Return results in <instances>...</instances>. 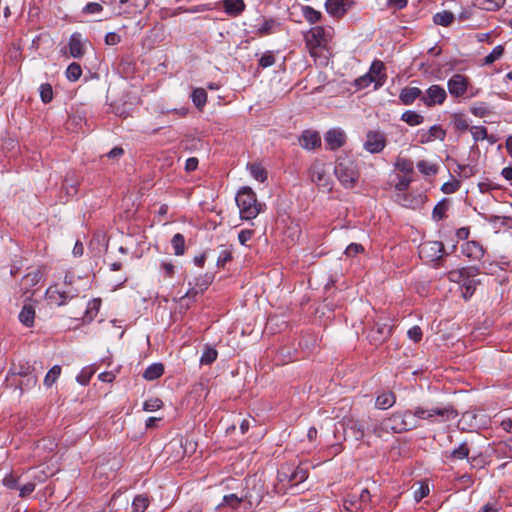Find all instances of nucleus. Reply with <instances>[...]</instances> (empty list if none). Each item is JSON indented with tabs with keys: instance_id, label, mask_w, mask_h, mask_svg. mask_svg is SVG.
<instances>
[{
	"instance_id": "f257e3e1",
	"label": "nucleus",
	"mask_w": 512,
	"mask_h": 512,
	"mask_svg": "<svg viewBox=\"0 0 512 512\" xmlns=\"http://www.w3.org/2000/svg\"><path fill=\"white\" fill-rule=\"evenodd\" d=\"M308 477L306 468L295 463H284L277 472L278 492H285L287 489L304 482Z\"/></svg>"
},
{
	"instance_id": "f03ea898",
	"label": "nucleus",
	"mask_w": 512,
	"mask_h": 512,
	"mask_svg": "<svg viewBox=\"0 0 512 512\" xmlns=\"http://www.w3.org/2000/svg\"><path fill=\"white\" fill-rule=\"evenodd\" d=\"M334 174L345 188H353L359 172L355 160L350 156H339L334 167Z\"/></svg>"
},
{
	"instance_id": "7ed1b4c3",
	"label": "nucleus",
	"mask_w": 512,
	"mask_h": 512,
	"mask_svg": "<svg viewBox=\"0 0 512 512\" xmlns=\"http://www.w3.org/2000/svg\"><path fill=\"white\" fill-rule=\"evenodd\" d=\"M235 201L241 219L251 220L256 217V197L250 187H242L236 194Z\"/></svg>"
},
{
	"instance_id": "20e7f679",
	"label": "nucleus",
	"mask_w": 512,
	"mask_h": 512,
	"mask_svg": "<svg viewBox=\"0 0 512 512\" xmlns=\"http://www.w3.org/2000/svg\"><path fill=\"white\" fill-rule=\"evenodd\" d=\"M386 428L393 433H403L416 428L415 417L412 410H399L386 418Z\"/></svg>"
},
{
	"instance_id": "39448f33",
	"label": "nucleus",
	"mask_w": 512,
	"mask_h": 512,
	"mask_svg": "<svg viewBox=\"0 0 512 512\" xmlns=\"http://www.w3.org/2000/svg\"><path fill=\"white\" fill-rule=\"evenodd\" d=\"M412 414L415 417L416 428L419 426L418 421L421 419L432 420L435 416H439L443 421H447L458 416V412L451 405L433 409L416 407L412 410Z\"/></svg>"
},
{
	"instance_id": "423d86ee",
	"label": "nucleus",
	"mask_w": 512,
	"mask_h": 512,
	"mask_svg": "<svg viewBox=\"0 0 512 512\" xmlns=\"http://www.w3.org/2000/svg\"><path fill=\"white\" fill-rule=\"evenodd\" d=\"M446 254L444 245L440 241H426L419 246V255L427 262H432L434 268L442 266Z\"/></svg>"
},
{
	"instance_id": "0eeeda50",
	"label": "nucleus",
	"mask_w": 512,
	"mask_h": 512,
	"mask_svg": "<svg viewBox=\"0 0 512 512\" xmlns=\"http://www.w3.org/2000/svg\"><path fill=\"white\" fill-rule=\"evenodd\" d=\"M392 327L387 322L378 320L374 323L368 332L367 338L370 344L379 346L389 339Z\"/></svg>"
},
{
	"instance_id": "6e6552de",
	"label": "nucleus",
	"mask_w": 512,
	"mask_h": 512,
	"mask_svg": "<svg viewBox=\"0 0 512 512\" xmlns=\"http://www.w3.org/2000/svg\"><path fill=\"white\" fill-rule=\"evenodd\" d=\"M447 98L446 90L440 85H431L425 93L422 92L421 102L426 107L441 105Z\"/></svg>"
},
{
	"instance_id": "1a4fd4ad",
	"label": "nucleus",
	"mask_w": 512,
	"mask_h": 512,
	"mask_svg": "<svg viewBox=\"0 0 512 512\" xmlns=\"http://www.w3.org/2000/svg\"><path fill=\"white\" fill-rule=\"evenodd\" d=\"M386 146V137L380 130H369L364 142L366 151L376 154L380 153Z\"/></svg>"
},
{
	"instance_id": "9d476101",
	"label": "nucleus",
	"mask_w": 512,
	"mask_h": 512,
	"mask_svg": "<svg viewBox=\"0 0 512 512\" xmlns=\"http://www.w3.org/2000/svg\"><path fill=\"white\" fill-rule=\"evenodd\" d=\"M78 296L77 290H60L57 286H50L46 290L47 299L58 306L65 305L68 300Z\"/></svg>"
},
{
	"instance_id": "9b49d317",
	"label": "nucleus",
	"mask_w": 512,
	"mask_h": 512,
	"mask_svg": "<svg viewBox=\"0 0 512 512\" xmlns=\"http://www.w3.org/2000/svg\"><path fill=\"white\" fill-rule=\"evenodd\" d=\"M468 78L462 74H454L447 82L450 95L454 98L464 97L468 90Z\"/></svg>"
},
{
	"instance_id": "f8f14e48",
	"label": "nucleus",
	"mask_w": 512,
	"mask_h": 512,
	"mask_svg": "<svg viewBox=\"0 0 512 512\" xmlns=\"http://www.w3.org/2000/svg\"><path fill=\"white\" fill-rule=\"evenodd\" d=\"M353 5L351 0H326L325 9L332 17L341 18Z\"/></svg>"
},
{
	"instance_id": "ddd939ff",
	"label": "nucleus",
	"mask_w": 512,
	"mask_h": 512,
	"mask_svg": "<svg viewBox=\"0 0 512 512\" xmlns=\"http://www.w3.org/2000/svg\"><path fill=\"white\" fill-rule=\"evenodd\" d=\"M283 30V24L276 18L263 17L258 23V37L273 35Z\"/></svg>"
},
{
	"instance_id": "4468645a",
	"label": "nucleus",
	"mask_w": 512,
	"mask_h": 512,
	"mask_svg": "<svg viewBox=\"0 0 512 512\" xmlns=\"http://www.w3.org/2000/svg\"><path fill=\"white\" fill-rule=\"evenodd\" d=\"M461 252L470 260L479 261L483 258L485 249L478 241L471 240L462 244Z\"/></svg>"
},
{
	"instance_id": "2eb2a0df",
	"label": "nucleus",
	"mask_w": 512,
	"mask_h": 512,
	"mask_svg": "<svg viewBox=\"0 0 512 512\" xmlns=\"http://www.w3.org/2000/svg\"><path fill=\"white\" fill-rule=\"evenodd\" d=\"M298 141L305 149H314L321 145V137L316 130H304Z\"/></svg>"
},
{
	"instance_id": "dca6fc26",
	"label": "nucleus",
	"mask_w": 512,
	"mask_h": 512,
	"mask_svg": "<svg viewBox=\"0 0 512 512\" xmlns=\"http://www.w3.org/2000/svg\"><path fill=\"white\" fill-rule=\"evenodd\" d=\"M345 435L353 437L356 441H360L364 437V427L360 421L353 418L344 420Z\"/></svg>"
},
{
	"instance_id": "f3484780",
	"label": "nucleus",
	"mask_w": 512,
	"mask_h": 512,
	"mask_svg": "<svg viewBox=\"0 0 512 512\" xmlns=\"http://www.w3.org/2000/svg\"><path fill=\"white\" fill-rule=\"evenodd\" d=\"M151 0H119L122 13H141Z\"/></svg>"
},
{
	"instance_id": "a211bd4d",
	"label": "nucleus",
	"mask_w": 512,
	"mask_h": 512,
	"mask_svg": "<svg viewBox=\"0 0 512 512\" xmlns=\"http://www.w3.org/2000/svg\"><path fill=\"white\" fill-rule=\"evenodd\" d=\"M346 140V135L342 130H328L325 136V142L329 149L340 148Z\"/></svg>"
},
{
	"instance_id": "6ab92c4d",
	"label": "nucleus",
	"mask_w": 512,
	"mask_h": 512,
	"mask_svg": "<svg viewBox=\"0 0 512 512\" xmlns=\"http://www.w3.org/2000/svg\"><path fill=\"white\" fill-rule=\"evenodd\" d=\"M69 53L73 58H81L85 53L81 34L74 33L69 39Z\"/></svg>"
},
{
	"instance_id": "aec40b11",
	"label": "nucleus",
	"mask_w": 512,
	"mask_h": 512,
	"mask_svg": "<svg viewBox=\"0 0 512 512\" xmlns=\"http://www.w3.org/2000/svg\"><path fill=\"white\" fill-rule=\"evenodd\" d=\"M479 274V268L472 266V267H465L458 270L450 271L448 274L449 280L452 282H457L462 285V283L465 281L466 276L468 275H478Z\"/></svg>"
},
{
	"instance_id": "412c9836",
	"label": "nucleus",
	"mask_w": 512,
	"mask_h": 512,
	"mask_svg": "<svg viewBox=\"0 0 512 512\" xmlns=\"http://www.w3.org/2000/svg\"><path fill=\"white\" fill-rule=\"evenodd\" d=\"M422 90L418 87H405L401 90L399 99L405 105L412 104L416 99L421 100Z\"/></svg>"
},
{
	"instance_id": "4be33fe9",
	"label": "nucleus",
	"mask_w": 512,
	"mask_h": 512,
	"mask_svg": "<svg viewBox=\"0 0 512 512\" xmlns=\"http://www.w3.org/2000/svg\"><path fill=\"white\" fill-rule=\"evenodd\" d=\"M396 403V395L392 391H384L379 394L375 401V407L380 410H387Z\"/></svg>"
},
{
	"instance_id": "5701e85b",
	"label": "nucleus",
	"mask_w": 512,
	"mask_h": 512,
	"mask_svg": "<svg viewBox=\"0 0 512 512\" xmlns=\"http://www.w3.org/2000/svg\"><path fill=\"white\" fill-rule=\"evenodd\" d=\"M326 42L325 30L321 26L313 27L307 35V43L311 46L320 47Z\"/></svg>"
},
{
	"instance_id": "b1692460",
	"label": "nucleus",
	"mask_w": 512,
	"mask_h": 512,
	"mask_svg": "<svg viewBox=\"0 0 512 512\" xmlns=\"http://www.w3.org/2000/svg\"><path fill=\"white\" fill-rule=\"evenodd\" d=\"M475 275H468L461 285V294L465 300L470 299L475 293L477 285L480 284L479 280L474 279Z\"/></svg>"
},
{
	"instance_id": "393cba45",
	"label": "nucleus",
	"mask_w": 512,
	"mask_h": 512,
	"mask_svg": "<svg viewBox=\"0 0 512 512\" xmlns=\"http://www.w3.org/2000/svg\"><path fill=\"white\" fill-rule=\"evenodd\" d=\"M384 69L385 66L382 61L375 60L372 62V65L368 73H371V76H374L376 78L375 88L382 86L386 80V75L382 73Z\"/></svg>"
},
{
	"instance_id": "a878e982",
	"label": "nucleus",
	"mask_w": 512,
	"mask_h": 512,
	"mask_svg": "<svg viewBox=\"0 0 512 512\" xmlns=\"http://www.w3.org/2000/svg\"><path fill=\"white\" fill-rule=\"evenodd\" d=\"M18 318H19V321L26 327H32L34 325V320H35L34 307L31 304H25L22 307Z\"/></svg>"
},
{
	"instance_id": "bb28decb",
	"label": "nucleus",
	"mask_w": 512,
	"mask_h": 512,
	"mask_svg": "<svg viewBox=\"0 0 512 512\" xmlns=\"http://www.w3.org/2000/svg\"><path fill=\"white\" fill-rule=\"evenodd\" d=\"M446 136V130H424L422 134L418 136V142L421 144L429 143L436 139L444 140Z\"/></svg>"
},
{
	"instance_id": "cd10ccee",
	"label": "nucleus",
	"mask_w": 512,
	"mask_h": 512,
	"mask_svg": "<svg viewBox=\"0 0 512 512\" xmlns=\"http://www.w3.org/2000/svg\"><path fill=\"white\" fill-rule=\"evenodd\" d=\"M163 373L164 365L162 363H153L145 369L143 378L148 381H153L160 378Z\"/></svg>"
},
{
	"instance_id": "c85d7f7f",
	"label": "nucleus",
	"mask_w": 512,
	"mask_h": 512,
	"mask_svg": "<svg viewBox=\"0 0 512 512\" xmlns=\"http://www.w3.org/2000/svg\"><path fill=\"white\" fill-rule=\"evenodd\" d=\"M504 4L505 0H474V6L486 11H496Z\"/></svg>"
},
{
	"instance_id": "c756f323",
	"label": "nucleus",
	"mask_w": 512,
	"mask_h": 512,
	"mask_svg": "<svg viewBox=\"0 0 512 512\" xmlns=\"http://www.w3.org/2000/svg\"><path fill=\"white\" fill-rule=\"evenodd\" d=\"M470 456V449L466 442L461 443L457 448L453 449L447 458L452 460H463L467 459Z\"/></svg>"
},
{
	"instance_id": "7c9ffc66",
	"label": "nucleus",
	"mask_w": 512,
	"mask_h": 512,
	"mask_svg": "<svg viewBox=\"0 0 512 512\" xmlns=\"http://www.w3.org/2000/svg\"><path fill=\"white\" fill-rule=\"evenodd\" d=\"M348 497L349 498L346 502H349L351 505H355L357 501L360 502L358 508H362V505H366L371 500V494L368 489H363L358 496L355 494H350Z\"/></svg>"
},
{
	"instance_id": "2f4dec72",
	"label": "nucleus",
	"mask_w": 512,
	"mask_h": 512,
	"mask_svg": "<svg viewBox=\"0 0 512 512\" xmlns=\"http://www.w3.org/2000/svg\"><path fill=\"white\" fill-rule=\"evenodd\" d=\"M418 170L425 176H432L437 174L439 166L426 160H421L416 164Z\"/></svg>"
},
{
	"instance_id": "473e14b6",
	"label": "nucleus",
	"mask_w": 512,
	"mask_h": 512,
	"mask_svg": "<svg viewBox=\"0 0 512 512\" xmlns=\"http://www.w3.org/2000/svg\"><path fill=\"white\" fill-rule=\"evenodd\" d=\"M302 13L306 21L309 22L310 24H315L319 22L322 18L321 12L315 10L311 6H302Z\"/></svg>"
},
{
	"instance_id": "72a5a7b5",
	"label": "nucleus",
	"mask_w": 512,
	"mask_h": 512,
	"mask_svg": "<svg viewBox=\"0 0 512 512\" xmlns=\"http://www.w3.org/2000/svg\"><path fill=\"white\" fill-rule=\"evenodd\" d=\"M243 0H224V8L228 14L237 15L244 9Z\"/></svg>"
},
{
	"instance_id": "f704fd0d",
	"label": "nucleus",
	"mask_w": 512,
	"mask_h": 512,
	"mask_svg": "<svg viewBox=\"0 0 512 512\" xmlns=\"http://www.w3.org/2000/svg\"><path fill=\"white\" fill-rule=\"evenodd\" d=\"M149 506V498L147 495H137L132 502V512H145Z\"/></svg>"
},
{
	"instance_id": "c9c22d12",
	"label": "nucleus",
	"mask_w": 512,
	"mask_h": 512,
	"mask_svg": "<svg viewBox=\"0 0 512 512\" xmlns=\"http://www.w3.org/2000/svg\"><path fill=\"white\" fill-rule=\"evenodd\" d=\"M191 98H192L194 105L198 109H201L206 104L207 93H206L205 89H203V88H196L193 90Z\"/></svg>"
},
{
	"instance_id": "e433bc0d",
	"label": "nucleus",
	"mask_w": 512,
	"mask_h": 512,
	"mask_svg": "<svg viewBox=\"0 0 512 512\" xmlns=\"http://www.w3.org/2000/svg\"><path fill=\"white\" fill-rule=\"evenodd\" d=\"M433 19H434L435 24L447 27L453 22L454 15L452 12L443 11V12L436 13L434 15Z\"/></svg>"
},
{
	"instance_id": "4c0bfd02",
	"label": "nucleus",
	"mask_w": 512,
	"mask_h": 512,
	"mask_svg": "<svg viewBox=\"0 0 512 512\" xmlns=\"http://www.w3.org/2000/svg\"><path fill=\"white\" fill-rule=\"evenodd\" d=\"M395 168L405 174H411L413 173L414 164L410 159L398 157L395 162Z\"/></svg>"
},
{
	"instance_id": "58836bf2",
	"label": "nucleus",
	"mask_w": 512,
	"mask_h": 512,
	"mask_svg": "<svg viewBox=\"0 0 512 512\" xmlns=\"http://www.w3.org/2000/svg\"><path fill=\"white\" fill-rule=\"evenodd\" d=\"M100 308V300L93 299L88 302L87 307L85 309V315L83 317L86 321H92L96 316Z\"/></svg>"
},
{
	"instance_id": "ea45409f",
	"label": "nucleus",
	"mask_w": 512,
	"mask_h": 512,
	"mask_svg": "<svg viewBox=\"0 0 512 512\" xmlns=\"http://www.w3.org/2000/svg\"><path fill=\"white\" fill-rule=\"evenodd\" d=\"M172 247L174 249V253L177 256L183 255L185 252V238L182 234L177 233L173 236L171 240Z\"/></svg>"
},
{
	"instance_id": "a19ab883",
	"label": "nucleus",
	"mask_w": 512,
	"mask_h": 512,
	"mask_svg": "<svg viewBox=\"0 0 512 512\" xmlns=\"http://www.w3.org/2000/svg\"><path fill=\"white\" fill-rule=\"evenodd\" d=\"M199 293H201V292L197 286L190 288L186 292V294L180 298V306L188 309L190 307V303L195 300L196 296Z\"/></svg>"
},
{
	"instance_id": "79ce46f5",
	"label": "nucleus",
	"mask_w": 512,
	"mask_h": 512,
	"mask_svg": "<svg viewBox=\"0 0 512 512\" xmlns=\"http://www.w3.org/2000/svg\"><path fill=\"white\" fill-rule=\"evenodd\" d=\"M402 120L410 126H416L423 122V116L415 111H406L402 114Z\"/></svg>"
},
{
	"instance_id": "37998d69",
	"label": "nucleus",
	"mask_w": 512,
	"mask_h": 512,
	"mask_svg": "<svg viewBox=\"0 0 512 512\" xmlns=\"http://www.w3.org/2000/svg\"><path fill=\"white\" fill-rule=\"evenodd\" d=\"M81 75L82 68L76 62L71 63L66 69V77L69 81L75 82L81 77Z\"/></svg>"
},
{
	"instance_id": "c03bdc74",
	"label": "nucleus",
	"mask_w": 512,
	"mask_h": 512,
	"mask_svg": "<svg viewBox=\"0 0 512 512\" xmlns=\"http://www.w3.org/2000/svg\"><path fill=\"white\" fill-rule=\"evenodd\" d=\"M61 374V367L59 365H54L46 374L44 378V385L46 387H51L58 377Z\"/></svg>"
},
{
	"instance_id": "a18cd8bd",
	"label": "nucleus",
	"mask_w": 512,
	"mask_h": 512,
	"mask_svg": "<svg viewBox=\"0 0 512 512\" xmlns=\"http://www.w3.org/2000/svg\"><path fill=\"white\" fill-rule=\"evenodd\" d=\"M504 47L502 45H498L493 48L491 53H489L483 60L484 65H491L496 60L500 59L503 56Z\"/></svg>"
},
{
	"instance_id": "49530a36",
	"label": "nucleus",
	"mask_w": 512,
	"mask_h": 512,
	"mask_svg": "<svg viewBox=\"0 0 512 512\" xmlns=\"http://www.w3.org/2000/svg\"><path fill=\"white\" fill-rule=\"evenodd\" d=\"M217 356L218 353L216 349L207 347L200 358V363L202 365H210L217 359Z\"/></svg>"
},
{
	"instance_id": "de8ad7c7",
	"label": "nucleus",
	"mask_w": 512,
	"mask_h": 512,
	"mask_svg": "<svg viewBox=\"0 0 512 512\" xmlns=\"http://www.w3.org/2000/svg\"><path fill=\"white\" fill-rule=\"evenodd\" d=\"M12 375H19L21 377L29 376L32 373V368L28 363H19L13 365L10 369Z\"/></svg>"
},
{
	"instance_id": "09e8293b",
	"label": "nucleus",
	"mask_w": 512,
	"mask_h": 512,
	"mask_svg": "<svg viewBox=\"0 0 512 512\" xmlns=\"http://www.w3.org/2000/svg\"><path fill=\"white\" fill-rule=\"evenodd\" d=\"M468 463L471 469H482L487 465V460L482 454L469 456Z\"/></svg>"
},
{
	"instance_id": "8fccbe9b",
	"label": "nucleus",
	"mask_w": 512,
	"mask_h": 512,
	"mask_svg": "<svg viewBox=\"0 0 512 512\" xmlns=\"http://www.w3.org/2000/svg\"><path fill=\"white\" fill-rule=\"evenodd\" d=\"M41 273L39 270H35L33 272H30L28 274H26L23 279H22V282L24 283V285L26 286H34L36 284H38L41 280Z\"/></svg>"
},
{
	"instance_id": "3c124183",
	"label": "nucleus",
	"mask_w": 512,
	"mask_h": 512,
	"mask_svg": "<svg viewBox=\"0 0 512 512\" xmlns=\"http://www.w3.org/2000/svg\"><path fill=\"white\" fill-rule=\"evenodd\" d=\"M457 168L458 170L456 172L458 173V175L465 179L470 178L476 173L475 167L468 164H459L457 165Z\"/></svg>"
},
{
	"instance_id": "603ef678",
	"label": "nucleus",
	"mask_w": 512,
	"mask_h": 512,
	"mask_svg": "<svg viewBox=\"0 0 512 512\" xmlns=\"http://www.w3.org/2000/svg\"><path fill=\"white\" fill-rule=\"evenodd\" d=\"M162 405L163 402L159 398H151L144 402L143 409L147 412H153L160 409Z\"/></svg>"
},
{
	"instance_id": "864d4df0",
	"label": "nucleus",
	"mask_w": 512,
	"mask_h": 512,
	"mask_svg": "<svg viewBox=\"0 0 512 512\" xmlns=\"http://www.w3.org/2000/svg\"><path fill=\"white\" fill-rule=\"evenodd\" d=\"M40 96L44 103H49L53 99L52 86L48 83L40 86Z\"/></svg>"
},
{
	"instance_id": "5fc2aeb1",
	"label": "nucleus",
	"mask_w": 512,
	"mask_h": 512,
	"mask_svg": "<svg viewBox=\"0 0 512 512\" xmlns=\"http://www.w3.org/2000/svg\"><path fill=\"white\" fill-rule=\"evenodd\" d=\"M25 379L19 382V387L21 391L30 389L37 384V376L33 373L29 374V376H25Z\"/></svg>"
},
{
	"instance_id": "6e6d98bb",
	"label": "nucleus",
	"mask_w": 512,
	"mask_h": 512,
	"mask_svg": "<svg viewBox=\"0 0 512 512\" xmlns=\"http://www.w3.org/2000/svg\"><path fill=\"white\" fill-rule=\"evenodd\" d=\"M275 63V56L272 51L265 52L260 59H258V66L263 68L269 67Z\"/></svg>"
},
{
	"instance_id": "4d7b16f0",
	"label": "nucleus",
	"mask_w": 512,
	"mask_h": 512,
	"mask_svg": "<svg viewBox=\"0 0 512 512\" xmlns=\"http://www.w3.org/2000/svg\"><path fill=\"white\" fill-rule=\"evenodd\" d=\"M372 82L376 83V78L371 76V73H367L356 79L355 84L359 89H363L368 87Z\"/></svg>"
},
{
	"instance_id": "13d9d810",
	"label": "nucleus",
	"mask_w": 512,
	"mask_h": 512,
	"mask_svg": "<svg viewBox=\"0 0 512 512\" xmlns=\"http://www.w3.org/2000/svg\"><path fill=\"white\" fill-rule=\"evenodd\" d=\"M461 187V182L459 180H453L451 182H446L442 185L441 191L445 194H452L458 191Z\"/></svg>"
},
{
	"instance_id": "bf43d9fd",
	"label": "nucleus",
	"mask_w": 512,
	"mask_h": 512,
	"mask_svg": "<svg viewBox=\"0 0 512 512\" xmlns=\"http://www.w3.org/2000/svg\"><path fill=\"white\" fill-rule=\"evenodd\" d=\"M447 205L439 202L433 209L432 216L434 220H441L446 216Z\"/></svg>"
},
{
	"instance_id": "052dcab7",
	"label": "nucleus",
	"mask_w": 512,
	"mask_h": 512,
	"mask_svg": "<svg viewBox=\"0 0 512 512\" xmlns=\"http://www.w3.org/2000/svg\"><path fill=\"white\" fill-rule=\"evenodd\" d=\"M429 494V486L426 483H422L415 491H414V500L418 503L423 498L428 496Z\"/></svg>"
},
{
	"instance_id": "680f3d73",
	"label": "nucleus",
	"mask_w": 512,
	"mask_h": 512,
	"mask_svg": "<svg viewBox=\"0 0 512 512\" xmlns=\"http://www.w3.org/2000/svg\"><path fill=\"white\" fill-rule=\"evenodd\" d=\"M93 373H94V371L89 368L82 369V371L77 376V381L81 385H87L89 383Z\"/></svg>"
},
{
	"instance_id": "e2e57ef3",
	"label": "nucleus",
	"mask_w": 512,
	"mask_h": 512,
	"mask_svg": "<svg viewBox=\"0 0 512 512\" xmlns=\"http://www.w3.org/2000/svg\"><path fill=\"white\" fill-rule=\"evenodd\" d=\"M372 432L377 437H382L384 433L391 432V428H386V419H384L382 422L374 425Z\"/></svg>"
},
{
	"instance_id": "0e129e2a",
	"label": "nucleus",
	"mask_w": 512,
	"mask_h": 512,
	"mask_svg": "<svg viewBox=\"0 0 512 512\" xmlns=\"http://www.w3.org/2000/svg\"><path fill=\"white\" fill-rule=\"evenodd\" d=\"M253 236H254L253 229H244L239 232L238 239L242 245L247 246L248 241L251 240Z\"/></svg>"
},
{
	"instance_id": "69168bd1",
	"label": "nucleus",
	"mask_w": 512,
	"mask_h": 512,
	"mask_svg": "<svg viewBox=\"0 0 512 512\" xmlns=\"http://www.w3.org/2000/svg\"><path fill=\"white\" fill-rule=\"evenodd\" d=\"M103 10V7L101 4L96 2H90L85 5L83 8V13L85 14H97L100 13Z\"/></svg>"
},
{
	"instance_id": "338daca9",
	"label": "nucleus",
	"mask_w": 512,
	"mask_h": 512,
	"mask_svg": "<svg viewBox=\"0 0 512 512\" xmlns=\"http://www.w3.org/2000/svg\"><path fill=\"white\" fill-rule=\"evenodd\" d=\"M364 248L361 244L358 243H351L347 246L345 250V254L349 257L356 256L357 254L363 252Z\"/></svg>"
},
{
	"instance_id": "774afa93",
	"label": "nucleus",
	"mask_w": 512,
	"mask_h": 512,
	"mask_svg": "<svg viewBox=\"0 0 512 512\" xmlns=\"http://www.w3.org/2000/svg\"><path fill=\"white\" fill-rule=\"evenodd\" d=\"M311 177H312V181L315 182L319 186H327L328 185L324 171H313Z\"/></svg>"
}]
</instances>
